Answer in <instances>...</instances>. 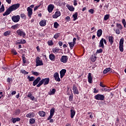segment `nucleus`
<instances>
[{
  "instance_id": "1",
  "label": "nucleus",
  "mask_w": 126,
  "mask_h": 126,
  "mask_svg": "<svg viewBox=\"0 0 126 126\" xmlns=\"http://www.w3.org/2000/svg\"><path fill=\"white\" fill-rule=\"evenodd\" d=\"M16 10V4H13L10 6L8 9H6L5 12L3 14V16H5V15H9L11 13V11Z\"/></svg>"
},
{
  "instance_id": "2",
  "label": "nucleus",
  "mask_w": 126,
  "mask_h": 126,
  "mask_svg": "<svg viewBox=\"0 0 126 126\" xmlns=\"http://www.w3.org/2000/svg\"><path fill=\"white\" fill-rule=\"evenodd\" d=\"M50 82V78H46L44 79H42L38 83V84L37 85V87H40L41 85H48L49 84V83Z\"/></svg>"
},
{
  "instance_id": "3",
  "label": "nucleus",
  "mask_w": 126,
  "mask_h": 126,
  "mask_svg": "<svg viewBox=\"0 0 126 126\" xmlns=\"http://www.w3.org/2000/svg\"><path fill=\"white\" fill-rule=\"evenodd\" d=\"M124 42H125V39L122 37L119 42V50L122 52H124Z\"/></svg>"
},
{
  "instance_id": "4",
  "label": "nucleus",
  "mask_w": 126,
  "mask_h": 126,
  "mask_svg": "<svg viewBox=\"0 0 126 126\" xmlns=\"http://www.w3.org/2000/svg\"><path fill=\"white\" fill-rule=\"evenodd\" d=\"M36 66H39L40 65H43V61L41 60V58L39 57H37L35 59Z\"/></svg>"
},
{
  "instance_id": "5",
  "label": "nucleus",
  "mask_w": 126,
  "mask_h": 126,
  "mask_svg": "<svg viewBox=\"0 0 126 126\" xmlns=\"http://www.w3.org/2000/svg\"><path fill=\"white\" fill-rule=\"evenodd\" d=\"M17 34L18 36H20V37H23V38L26 36V33L25 32H24L23 30L20 29L17 31Z\"/></svg>"
},
{
  "instance_id": "6",
  "label": "nucleus",
  "mask_w": 126,
  "mask_h": 126,
  "mask_svg": "<svg viewBox=\"0 0 126 126\" xmlns=\"http://www.w3.org/2000/svg\"><path fill=\"white\" fill-rule=\"evenodd\" d=\"M94 98L96 100H98L99 101H104L105 99V96L103 94H98L94 96Z\"/></svg>"
},
{
  "instance_id": "7",
  "label": "nucleus",
  "mask_w": 126,
  "mask_h": 126,
  "mask_svg": "<svg viewBox=\"0 0 126 126\" xmlns=\"http://www.w3.org/2000/svg\"><path fill=\"white\" fill-rule=\"evenodd\" d=\"M28 11V15L29 18H31L32 17V15L33 14V10L32 8H30V7H28L27 9Z\"/></svg>"
},
{
  "instance_id": "8",
  "label": "nucleus",
  "mask_w": 126,
  "mask_h": 126,
  "mask_svg": "<svg viewBox=\"0 0 126 126\" xmlns=\"http://www.w3.org/2000/svg\"><path fill=\"white\" fill-rule=\"evenodd\" d=\"M68 60V57L66 56H63L60 59L61 63H67V61Z\"/></svg>"
},
{
  "instance_id": "9",
  "label": "nucleus",
  "mask_w": 126,
  "mask_h": 126,
  "mask_svg": "<svg viewBox=\"0 0 126 126\" xmlns=\"http://www.w3.org/2000/svg\"><path fill=\"white\" fill-rule=\"evenodd\" d=\"M54 8H55V5H54V4H50L48 6L47 10L49 13H51V12H53Z\"/></svg>"
},
{
  "instance_id": "10",
  "label": "nucleus",
  "mask_w": 126,
  "mask_h": 126,
  "mask_svg": "<svg viewBox=\"0 0 126 126\" xmlns=\"http://www.w3.org/2000/svg\"><path fill=\"white\" fill-rule=\"evenodd\" d=\"M55 114V108H52L50 110V115L49 117L47 118L48 121H50L52 118H53V116H54Z\"/></svg>"
},
{
  "instance_id": "11",
  "label": "nucleus",
  "mask_w": 126,
  "mask_h": 126,
  "mask_svg": "<svg viewBox=\"0 0 126 126\" xmlns=\"http://www.w3.org/2000/svg\"><path fill=\"white\" fill-rule=\"evenodd\" d=\"M72 90L73 94L76 95V94H79V92L78 91V89H77V87L75 85H73L72 87Z\"/></svg>"
},
{
  "instance_id": "12",
  "label": "nucleus",
  "mask_w": 126,
  "mask_h": 126,
  "mask_svg": "<svg viewBox=\"0 0 126 126\" xmlns=\"http://www.w3.org/2000/svg\"><path fill=\"white\" fill-rule=\"evenodd\" d=\"M61 15V11L57 10L55 13L52 15L53 18L57 19L58 17Z\"/></svg>"
},
{
  "instance_id": "13",
  "label": "nucleus",
  "mask_w": 126,
  "mask_h": 126,
  "mask_svg": "<svg viewBox=\"0 0 126 126\" xmlns=\"http://www.w3.org/2000/svg\"><path fill=\"white\" fill-rule=\"evenodd\" d=\"M54 77L55 80L58 82H60L61 81V79L60 78V76L59 75V73L56 72L54 74Z\"/></svg>"
},
{
  "instance_id": "14",
  "label": "nucleus",
  "mask_w": 126,
  "mask_h": 126,
  "mask_svg": "<svg viewBox=\"0 0 126 126\" xmlns=\"http://www.w3.org/2000/svg\"><path fill=\"white\" fill-rule=\"evenodd\" d=\"M88 79L89 83H92L93 82V77H92V73H89L88 75Z\"/></svg>"
},
{
  "instance_id": "15",
  "label": "nucleus",
  "mask_w": 126,
  "mask_h": 126,
  "mask_svg": "<svg viewBox=\"0 0 126 126\" xmlns=\"http://www.w3.org/2000/svg\"><path fill=\"white\" fill-rule=\"evenodd\" d=\"M65 73H66V69H63L61 71H60V77L61 78H63L64 75H65Z\"/></svg>"
},
{
  "instance_id": "16",
  "label": "nucleus",
  "mask_w": 126,
  "mask_h": 126,
  "mask_svg": "<svg viewBox=\"0 0 126 126\" xmlns=\"http://www.w3.org/2000/svg\"><path fill=\"white\" fill-rule=\"evenodd\" d=\"M40 80H41V78L40 77H37L35 80H34L32 83L33 86H36V85L39 83Z\"/></svg>"
},
{
  "instance_id": "17",
  "label": "nucleus",
  "mask_w": 126,
  "mask_h": 126,
  "mask_svg": "<svg viewBox=\"0 0 126 126\" xmlns=\"http://www.w3.org/2000/svg\"><path fill=\"white\" fill-rule=\"evenodd\" d=\"M49 59L52 62H55V61H56V56L52 53L49 55Z\"/></svg>"
},
{
  "instance_id": "18",
  "label": "nucleus",
  "mask_w": 126,
  "mask_h": 126,
  "mask_svg": "<svg viewBox=\"0 0 126 126\" xmlns=\"http://www.w3.org/2000/svg\"><path fill=\"white\" fill-rule=\"evenodd\" d=\"M46 24H47V22L46 20H42L39 22V25L41 27H44V26H46Z\"/></svg>"
},
{
  "instance_id": "19",
  "label": "nucleus",
  "mask_w": 126,
  "mask_h": 126,
  "mask_svg": "<svg viewBox=\"0 0 126 126\" xmlns=\"http://www.w3.org/2000/svg\"><path fill=\"white\" fill-rule=\"evenodd\" d=\"M114 37H113V36H109L108 37V41L109 42L111 46L113 45L114 43Z\"/></svg>"
},
{
  "instance_id": "20",
  "label": "nucleus",
  "mask_w": 126,
  "mask_h": 126,
  "mask_svg": "<svg viewBox=\"0 0 126 126\" xmlns=\"http://www.w3.org/2000/svg\"><path fill=\"white\" fill-rule=\"evenodd\" d=\"M66 6L70 11H74L75 8L73 6L67 4Z\"/></svg>"
},
{
  "instance_id": "21",
  "label": "nucleus",
  "mask_w": 126,
  "mask_h": 126,
  "mask_svg": "<svg viewBox=\"0 0 126 126\" xmlns=\"http://www.w3.org/2000/svg\"><path fill=\"white\" fill-rule=\"evenodd\" d=\"M98 47H99V48H102V49H104V48H105V46H104V42H103L102 38L100 40Z\"/></svg>"
},
{
  "instance_id": "22",
  "label": "nucleus",
  "mask_w": 126,
  "mask_h": 126,
  "mask_svg": "<svg viewBox=\"0 0 126 126\" xmlns=\"http://www.w3.org/2000/svg\"><path fill=\"white\" fill-rule=\"evenodd\" d=\"M28 98H30L31 100H32V101H34L35 100V97L32 95V94L31 93H29L28 94Z\"/></svg>"
},
{
  "instance_id": "23",
  "label": "nucleus",
  "mask_w": 126,
  "mask_h": 126,
  "mask_svg": "<svg viewBox=\"0 0 126 126\" xmlns=\"http://www.w3.org/2000/svg\"><path fill=\"white\" fill-rule=\"evenodd\" d=\"M35 117V115H34V113H30L26 115L27 118H34Z\"/></svg>"
},
{
  "instance_id": "24",
  "label": "nucleus",
  "mask_w": 126,
  "mask_h": 126,
  "mask_svg": "<svg viewBox=\"0 0 126 126\" xmlns=\"http://www.w3.org/2000/svg\"><path fill=\"white\" fill-rule=\"evenodd\" d=\"M55 93H56V89H52L50 90V92H49L48 94L49 95H54Z\"/></svg>"
},
{
  "instance_id": "25",
  "label": "nucleus",
  "mask_w": 126,
  "mask_h": 126,
  "mask_svg": "<svg viewBox=\"0 0 126 126\" xmlns=\"http://www.w3.org/2000/svg\"><path fill=\"white\" fill-rule=\"evenodd\" d=\"M102 33H103V31H102L101 29L98 30L97 32V37H100V36H102Z\"/></svg>"
},
{
  "instance_id": "26",
  "label": "nucleus",
  "mask_w": 126,
  "mask_h": 126,
  "mask_svg": "<svg viewBox=\"0 0 126 126\" xmlns=\"http://www.w3.org/2000/svg\"><path fill=\"white\" fill-rule=\"evenodd\" d=\"M60 49L56 47L55 48H53L52 49V52L53 53H54V54H58V53H59L60 52Z\"/></svg>"
},
{
  "instance_id": "27",
  "label": "nucleus",
  "mask_w": 126,
  "mask_h": 126,
  "mask_svg": "<svg viewBox=\"0 0 126 126\" xmlns=\"http://www.w3.org/2000/svg\"><path fill=\"white\" fill-rule=\"evenodd\" d=\"M70 113H71V119H73V117L75 116V111L74 110L71 109L70 110Z\"/></svg>"
},
{
  "instance_id": "28",
  "label": "nucleus",
  "mask_w": 126,
  "mask_h": 126,
  "mask_svg": "<svg viewBox=\"0 0 126 126\" xmlns=\"http://www.w3.org/2000/svg\"><path fill=\"white\" fill-rule=\"evenodd\" d=\"M90 59L93 63H95V62H96V60L97 59V57H96V56L92 55Z\"/></svg>"
},
{
  "instance_id": "29",
  "label": "nucleus",
  "mask_w": 126,
  "mask_h": 126,
  "mask_svg": "<svg viewBox=\"0 0 126 126\" xmlns=\"http://www.w3.org/2000/svg\"><path fill=\"white\" fill-rule=\"evenodd\" d=\"M26 43V40H25V39L17 40V44H25Z\"/></svg>"
},
{
  "instance_id": "30",
  "label": "nucleus",
  "mask_w": 126,
  "mask_h": 126,
  "mask_svg": "<svg viewBox=\"0 0 126 126\" xmlns=\"http://www.w3.org/2000/svg\"><path fill=\"white\" fill-rule=\"evenodd\" d=\"M111 71V68L108 67V68H106L105 69H104L103 70V74H106L107 73H108V72H109V71Z\"/></svg>"
},
{
  "instance_id": "31",
  "label": "nucleus",
  "mask_w": 126,
  "mask_h": 126,
  "mask_svg": "<svg viewBox=\"0 0 126 126\" xmlns=\"http://www.w3.org/2000/svg\"><path fill=\"white\" fill-rule=\"evenodd\" d=\"M38 114L40 117H45V116H46V113L44 111H39Z\"/></svg>"
},
{
  "instance_id": "32",
  "label": "nucleus",
  "mask_w": 126,
  "mask_h": 126,
  "mask_svg": "<svg viewBox=\"0 0 126 126\" xmlns=\"http://www.w3.org/2000/svg\"><path fill=\"white\" fill-rule=\"evenodd\" d=\"M68 44L71 50H72V49H73V47H74V45H75V43L72 42H69Z\"/></svg>"
},
{
  "instance_id": "33",
  "label": "nucleus",
  "mask_w": 126,
  "mask_h": 126,
  "mask_svg": "<svg viewBox=\"0 0 126 126\" xmlns=\"http://www.w3.org/2000/svg\"><path fill=\"white\" fill-rule=\"evenodd\" d=\"M116 27L118 28V29H119L120 30H122V29H123V26H122V24H121L117 23Z\"/></svg>"
},
{
  "instance_id": "34",
  "label": "nucleus",
  "mask_w": 126,
  "mask_h": 126,
  "mask_svg": "<svg viewBox=\"0 0 126 126\" xmlns=\"http://www.w3.org/2000/svg\"><path fill=\"white\" fill-rule=\"evenodd\" d=\"M77 16H78V14H77V12H75V14H74L72 15V17L73 18V21H75V20H76V19H77Z\"/></svg>"
},
{
  "instance_id": "35",
  "label": "nucleus",
  "mask_w": 126,
  "mask_h": 126,
  "mask_svg": "<svg viewBox=\"0 0 126 126\" xmlns=\"http://www.w3.org/2000/svg\"><path fill=\"white\" fill-rule=\"evenodd\" d=\"M109 18H110V14H106V15H104L103 19H104V21H107V20H108V19H109Z\"/></svg>"
},
{
  "instance_id": "36",
  "label": "nucleus",
  "mask_w": 126,
  "mask_h": 126,
  "mask_svg": "<svg viewBox=\"0 0 126 126\" xmlns=\"http://www.w3.org/2000/svg\"><path fill=\"white\" fill-rule=\"evenodd\" d=\"M28 79L29 81H34V80H35V77L32 76V77H30V76H29L28 77Z\"/></svg>"
},
{
  "instance_id": "37",
  "label": "nucleus",
  "mask_w": 126,
  "mask_h": 126,
  "mask_svg": "<svg viewBox=\"0 0 126 126\" xmlns=\"http://www.w3.org/2000/svg\"><path fill=\"white\" fill-rule=\"evenodd\" d=\"M59 26H60V24H59V23H58V22H55L54 24V27L55 29H58V28H59Z\"/></svg>"
},
{
  "instance_id": "38",
  "label": "nucleus",
  "mask_w": 126,
  "mask_h": 126,
  "mask_svg": "<svg viewBox=\"0 0 126 126\" xmlns=\"http://www.w3.org/2000/svg\"><path fill=\"white\" fill-rule=\"evenodd\" d=\"M4 5L3 4H2L1 7L0 8V13H1V12H3V11H4Z\"/></svg>"
},
{
  "instance_id": "39",
  "label": "nucleus",
  "mask_w": 126,
  "mask_h": 126,
  "mask_svg": "<svg viewBox=\"0 0 126 126\" xmlns=\"http://www.w3.org/2000/svg\"><path fill=\"white\" fill-rule=\"evenodd\" d=\"M35 119L33 118H31V119H30V124L31 125H33V124H35Z\"/></svg>"
},
{
  "instance_id": "40",
  "label": "nucleus",
  "mask_w": 126,
  "mask_h": 126,
  "mask_svg": "<svg viewBox=\"0 0 126 126\" xmlns=\"http://www.w3.org/2000/svg\"><path fill=\"white\" fill-rule=\"evenodd\" d=\"M3 35H4V36H8L9 35H10V31H7L3 33Z\"/></svg>"
},
{
  "instance_id": "41",
  "label": "nucleus",
  "mask_w": 126,
  "mask_h": 126,
  "mask_svg": "<svg viewBox=\"0 0 126 126\" xmlns=\"http://www.w3.org/2000/svg\"><path fill=\"white\" fill-rule=\"evenodd\" d=\"M47 44L48 46H53V45H54V42L53 41V40H49L47 42Z\"/></svg>"
},
{
  "instance_id": "42",
  "label": "nucleus",
  "mask_w": 126,
  "mask_h": 126,
  "mask_svg": "<svg viewBox=\"0 0 126 126\" xmlns=\"http://www.w3.org/2000/svg\"><path fill=\"white\" fill-rule=\"evenodd\" d=\"M32 74H33V75H35V76H38V75H39V74H40V73H39V72H35L34 71H32Z\"/></svg>"
},
{
  "instance_id": "43",
  "label": "nucleus",
  "mask_w": 126,
  "mask_h": 126,
  "mask_svg": "<svg viewBox=\"0 0 126 126\" xmlns=\"http://www.w3.org/2000/svg\"><path fill=\"white\" fill-rule=\"evenodd\" d=\"M119 29H117L116 30H115V29H114V31H115V32L117 34V35H119V34L121 33V31Z\"/></svg>"
},
{
  "instance_id": "44",
  "label": "nucleus",
  "mask_w": 126,
  "mask_h": 126,
  "mask_svg": "<svg viewBox=\"0 0 126 126\" xmlns=\"http://www.w3.org/2000/svg\"><path fill=\"white\" fill-rule=\"evenodd\" d=\"M60 33H57L55 34L54 36V39H58L60 37Z\"/></svg>"
},
{
  "instance_id": "45",
  "label": "nucleus",
  "mask_w": 126,
  "mask_h": 126,
  "mask_svg": "<svg viewBox=\"0 0 126 126\" xmlns=\"http://www.w3.org/2000/svg\"><path fill=\"white\" fill-rule=\"evenodd\" d=\"M22 60H23V63H26L27 60H26V58H25V56H22Z\"/></svg>"
},
{
  "instance_id": "46",
  "label": "nucleus",
  "mask_w": 126,
  "mask_h": 126,
  "mask_svg": "<svg viewBox=\"0 0 126 126\" xmlns=\"http://www.w3.org/2000/svg\"><path fill=\"white\" fill-rule=\"evenodd\" d=\"M72 99H73V94H70V95L69 96V101H70V102H71V101H72Z\"/></svg>"
},
{
  "instance_id": "47",
  "label": "nucleus",
  "mask_w": 126,
  "mask_h": 126,
  "mask_svg": "<svg viewBox=\"0 0 126 126\" xmlns=\"http://www.w3.org/2000/svg\"><path fill=\"white\" fill-rule=\"evenodd\" d=\"M101 53H103V49L100 48L99 49L97 50L96 54H100Z\"/></svg>"
},
{
  "instance_id": "48",
  "label": "nucleus",
  "mask_w": 126,
  "mask_h": 126,
  "mask_svg": "<svg viewBox=\"0 0 126 126\" xmlns=\"http://www.w3.org/2000/svg\"><path fill=\"white\" fill-rule=\"evenodd\" d=\"M12 20L13 22L16 23V16H13L12 17Z\"/></svg>"
},
{
  "instance_id": "49",
  "label": "nucleus",
  "mask_w": 126,
  "mask_h": 126,
  "mask_svg": "<svg viewBox=\"0 0 126 126\" xmlns=\"http://www.w3.org/2000/svg\"><path fill=\"white\" fill-rule=\"evenodd\" d=\"M122 24H123L124 28H126V20L125 19H123L122 20Z\"/></svg>"
},
{
  "instance_id": "50",
  "label": "nucleus",
  "mask_w": 126,
  "mask_h": 126,
  "mask_svg": "<svg viewBox=\"0 0 126 126\" xmlns=\"http://www.w3.org/2000/svg\"><path fill=\"white\" fill-rule=\"evenodd\" d=\"M21 72H22V73H23L25 75L28 74V73H29V72L25 71V70H21Z\"/></svg>"
},
{
  "instance_id": "51",
  "label": "nucleus",
  "mask_w": 126,
  "mask_h": 126,
  "mask_svg": "<svg viewBox=\"0 0 126 126\" xmlns=\"http://www.w3.org/2000/svg\"><path fill=\"white\" fill-rule=\"evenodd\" d=\"M7 82H8V83H11L12 82V79L8 78L7 79Z\"/></svg>"
},
{
  "instance_id": "52",
  "label": "nucleus",
  "mask_w": 126,
  "mask_h": 126,
  "mask_svg": "<svg viewBox=\"0 0 126 126\" xmlns=\"http://www.w3.org/2000/svg\"><path fill=\"white\" fill-rule=\"evenodd\" d=\"M11 52L14 56H16V51L15 50L12 49Z\"/></svg>"
},
{
  "instance_id": "53",
  "label": "nucleus",
  "mask_w": 126,
  "mask_h": 126,
  "mask_svg": "<svg viewBox=\"0 0 126 126\" xmlns=\"http://www.w3.org/2000/svg\"><path fill=\"white\" fill-rule=\"evenodd\" d=\"M20 20V16L17 15L16 16V22H18Z\"/></svg>"
},
{
  "instance_id": "54",
  "label": "nucleus",
  "mask_w": 126,
  "mask_h": 126,
  "mask_svg": "<svg viewBox=\"0 0 126 126\" xmlns=\"http://www.w3.org/2000/svg\"><path fill=\"white\" fill-rule=\"evenodd\" d=\"M88 115H90V119H93V114L91 112H89Z\"/></svg>"
},
{
  "instance_id": "55",
  "label": "nucleus",
  "mask_w": 126,
  "mask_h": 126,
  "mask_svg": "<svg viewBox=\"0 0 126 126\" xmlns=\"http://www.w3.org/2000/svg\"><path fill=\"white\" fill-rule=\"evenodd\" d=\"M41 6V5H37V6H36L35 7H34V11H36L37 10V9H38V8H39V7H40Z\"/></svg>"
},
{
  "instance_id": "56",
  "label": "nucleus",
  "mask_w": 126,
  "mask_h": 126,
  "mask_svg": "<svg viewBox=\"0 0 126 126\" xmlns=\"http://www.w3.org/2000/svg\"><path fill=\"white\" fill-rule=\"evenodd\" d=\"M73 4L75 6L77 5V0H73Z\"/></svg>"
},
{
  "instance_id": "57",
  "label": "nucleus",
  "mask_w": 126,
  "mask_h": 126,
  "mask_svg": "<svg viewBox=\"0 0 126 126\" xmlns=\"http://www.w3.org/2000/svg\"><path fill=\"white\" fill-rule=\"evenodd\" d=\"M12 122L13 124H15L16 123V118H12Z\"/></svg>"
},
{
  "instance_id": "58",
  "label": "nucleus",
  "mask_w": 126,
  "mask_h": 126,
  "mask_svg": "<svg viewBox=\"0 0 126 126\" xmlns=\"http://www.w3.org/2000/svg\"><path fill=\"white\" fill-rule=\"evenodd\" d=\"M89 12H90V13H91L92 14H93V13H94V9H91L89 10Z\"/></svg>"
},
{
  "instance_id": "59",
  "label": "nucleus",
  "mask_w": 126,
  "mask_h": 126,
  "mask_svg": "<svg viewBox=\"0 0 126 126\" xmlns=\"http://www.w3.org/2000/svg\"><path fill=\"white\" fill-rule=\"evenodd\" d=\"M65 20H66L67 22H68L69 21H70V17H69V16H67L65 18Z\"/></svg>"
},
{
  "instance_id": "60",
  "label": "nucleus",
  "mask_w": 126,
  "mask_h": 126,
  "mask_svg": "<svg viewBox=\"0 0 126 126\" xmlns=\"http://www.w3.org/2000/svg\"><path fill=\"white\" fill-rule=\"evenodd\" d=\"M99 85L101 87H106V86L103 84V83L102 82H100Z\"/></svg>"
},
{
  "instance_id": "61",
  "label": "nucleus",
  "mask_w": 126,
  "mask_h": 126,
  "mask_svg": "<svg viewBox=\"0 0 126 126\" xmlns=\"http://www.w3.org/2000/svg\"><path fill=\"white\" fill-rule=\"evenodd\" d=\"M11 28H12V29H13L14 30H15V29H16V25L12 26Z\"/></svg>"
},
{
  "instance_id": "62",
  "label": "nucleus",
  "mask_w": 126,
  "mask_h": 126,
  "mask_svg": "<svg viewBox=\"0 0 126 126\" xmlns=\"http://www.w3.org/2000/svg\"><path fill=\"white\" fill-rule=\"evenodd\" d=\"M21 18H25V17H26V16L25 14H21Z\"/></svg>"
},
{
  "instance_id": "63",
  "label": "nucleus",
  "mask_w": 126,
  "mask_h": 126,
  "mask_svg": "<svg viewBox=\"0 0 126 126\" xmlns=\"http://www.w3.org/2000/svg\"><path fill=\"white\" fill-rule=\"evenodd\" d=\"M103 42H104L105 45H107V41L104 38H101Z\"/></svg>"
},
{
  "instance_id": "64",
  "label": "nucleus",
  "mask_w": 126,
  "mask_h": 126,
  "mask_svg": "<svg viewBox=\"0 0 126 126\" xmlns=\"http://www.w3.org/2000/svg\"><path fill=\"white\" fill-rule=\"evenodd\" d=\"M58 44H59L60 47H62V46H63V42H62V41H59L58 42Z\"/></svg>"
}]
</instances>
